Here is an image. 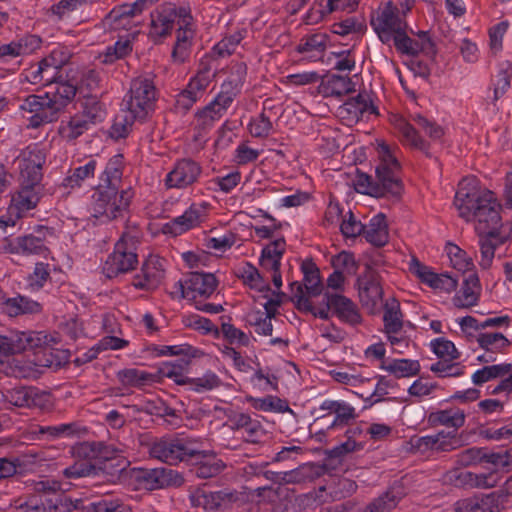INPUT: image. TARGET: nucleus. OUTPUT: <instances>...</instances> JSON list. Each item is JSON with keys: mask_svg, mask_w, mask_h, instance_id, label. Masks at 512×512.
I'll return each instance as SVG.
<instances>
[{"mask_svg": "<svg viewBox=\"0 0 512 512\" xmlns=\"http://www.w3.org/2000/svg\"><path fill=\"white\" fill-rule=\"evenodd\" d=\"M454 205L460 217L475 223V230L480 236V265L484 269L489 268L496 245L509 234V228L501 224L500 205L493 192L482 188L476 177L468 176L459 183Z\"/></svg>", "mask_w": 512, "mask_h": 512, "instance_id": "f257e3e1", "label": "nucleus"}, {"mask_svg": "<svg viewBox=\"0 0 512 512\" xmlns=\"http://www.w3.org/2000/svg\"><path fill=\"white\" fill-rule=\"evenodd\" d=\"M76 94V88L68 82H58L52 97L49 93L44 95H30L21 104L23 117L28 126L36 128L43 123L56 119L58 112Z\"/></svg>", "mask_w": 512, "mask_h": 512, "instance_id": "f03ea898", "label": "nucleus"}, {"mask_svg": "<svg viewBox=\"0 0 512 512\" xmlns=\"http://www.w3.org/2000/svg\"><path fill=\"white\" fill-rule=\"evenodd\" d=\"M298 309L320 319H329L333 312L341 321L348 324L356 325L361 322L357 306L349 298L337 293H325L319 303L302 297L298 300Z\"/></svg>", "mask_w": 512, "mask_h": 512, "instance_id": "7ed1b4c3", "label": "nucleus"}, {"mask_svg": "<svg viewBox=\"0 0 512 512\" xmlns=\"http://www.w3.org/2000/svg\"><path fill=\"white\" fill-rule=\"evenodd\" d=\"M377 155L376 185L384 192L399 196L403 190L400 180V163L397 146H391L384 140H376Z\"/></svg>", "mask_w": 512, "mask_h": 512, "instance_id": "20e7f679", "label": "nucleus"}, {"mask_svg": "<svg viewBox=\"0 0 512 512\" xmlns=\"http://www.w3.org/2000/svg\"><path fill=\"white\" fill-rule=\"evenodd\" d=\"M63 489L57 482L50 485L49 481H41L38 483L37 490H43V492L33 495L19 507L24 512H70L79 508L81 502L79 499L71 500L56 493L57 490Z\"/></svg>", "mask_w": 512, "mask_h": 512, "instance_id": "39448f33", "label": "nucleus"}, {"mask_svg": "<svg viewBox=\"0 0 512 512\" xmlns=\"http://www.w3.org/2000/svg\"><path fill=\"white\" fill-rule=\"evenodd\" d=\"M41 194L40 182L22 180L20 189L11 198L7 215L0 217V236L5 235L8 227L15 226L18 219L37 206Z\"/></svg>", "mask_w": 512, "mask_h": 512, "instance_id": "423d86ee", "label": "nucleus"}, {"mask_svg": "<svg viewBox=\"0 0 512 512\" xmlns=\"http://www.w3.org/2000/svg\"><path fill=\"white\" fill-rule=\"evenodd\" d=\"M133 197L131 190H122L113 186L99 184L92 195L91 211L95 218L113 219L125 211Z\"/></svg>", "mask_w": 512, "mask_h": 512, "instance_id": "0eeeda50", "label": "nucleus"}, {"mask_svg": "<svg viewBox=\"0 0 512 512\" xmlns=\"http://www.w3.org/2000/svg\"><path fill=\"white\" fill-rule=\"evenodd\" d=\"M105 112L95 99L84 102L82 109L63 119L59 125V135L66 141H73L92 126L104 119Z\"/></svg>", "mask_w": 512, "mask_h": 512, "instance_id": "6e6552de", "label": "nucleus"}, {"mask_svg": "<svg viewBox=\"0 0 512 512\" xmlns=\"http://www.w3.org/2000/svg\"><path fill=\"white\" fill-rule=\"evenodd\" d=\"M371 25L381 42L393 41L397 49L406 35V23L391 2L384 4L374 13Z\"/></svg>", "mask_w": 512, "mask_h": 512, "instance_id": "1a4fd4ad", "label": "nucleus"}, {"mask_svg": "<svg viewBox=\"0 0 512 512\" xmlns=\"http://www.w3.org/2000/svg\"><path fill=\"white\" fill-rule=\"evenodd\" d=\"M137 236L125 233L115 244L113 253L107 258L103 272L109 278L132 270L137 264Z\"/></svg>", "mask_w": 512, "mask_h": 512, "instance_id": "9d476101", "label": "nucleus"}, {"mask_svg": "<svg viewBox=\"0 0 512 512\" xmlns=\"http://www.w3.org/2000/svg\"><path fill=\"white\" fill-rule=\"evenodd\" d=\"M200 453L201 449L196 441L184 438L163 439L151 448L152 456L169 464L192 461Z\"/></svg>", "mask_w": 512, "mask_h": 512, "instance_id": "9b49d317", "label": "nucleus"}, {"mask_svg": "<svg viewBox=\"0 0 512 512\" xmlns=\"http://www.w3.org/2000/svg\"><path fill=\"white\" fill-rule=\"evenodd\" d=\"M155 102V86L149 76L135 78L125 97V105L134 117L143 119L153 109Z\"/></svg>", "mask_w": 512, "mask_h": 512, "instance_id": "f8f14e48", "label": "nucleus"}, {"mask_svg": "<svg viewBox=\"0 0 512 512\" xmlns=\"http://www.w3.org/2000/svg\"><path fill=\"white\" fill-rule=\"evenodd\" d=\"M214 76V67L201 63L197 74L190 79L187 87L177 95L176 107L182 110H188L192 107L202 97Z\"/></svg>", "mask_w": 512, "mask_h": 512, "instance_id": "ddd939ff", "label": "nucleus"}, {"mask_svg": "<svg viewBox=\"0 0 512 512\" xmlns=\"http://www.w3.org/2000/svg\"><path fill=\"white\" fill-rule=\"evenodd\" d=\"M68 61L62 49H54L39 65L31 69L26 78L32 84L49 85L57 81L61 67Z\"/></svg>", "mask_w": 512, "mask_h": 512, "instance_id": "4468645a", "label": "nucleus"}, {"mask_svg": "<svg viewBox=\"0 0 512 512\" xmlns=\"http://www.w3.org/2000/svg\"><path fill=\"white\" fill-rule=\"evenodd\" d=\"M57 343V338L45 332H15L8 337L9 355L28 350L37 353L38 349L50 347Z\"/></svg>", "mask_w": 512, "mask_h": 512, "instance_id": "2eb2a0df", "label": "nucleus"}, {"mask_svg": "<svg viewBox=\"0 0 512 512\" xmlns=\"http://www.w3.org/2000/svg\"><path fill=\"white\" fill-rule=\"evenodd\" d=\"M358 297L362 306L370 313L379 311L383 290L377 274L368 271L357 279Z\"/></svg>", "mask_w": 512, "mask_h": 512, "instance_id": "dca6fc26", "label": "nucleus"}, {"mask_svg": "<svg viewBox=\"0 0 512 512\" xmlns=\"http://www.w3.org/2000/svg\"><path fill=\"white\" fill-rule=\"evenodd\" d=\"M210 208L211 204L207 201L192 203L182 215L170 222L171 232L175 235H180L199 226L207 218Z\"/></svg>", "mask_w": 512, "mask_h": 512, "instance_id": "f3484780", "label": "nucleus"}, {"mask_svg": "<svg viewBox=\"0 0 512 512\" xmlns=\"http://www.w3.org/2000/svg\"><path fill=\"white\" fill-rule=\"evenodd\" d=\"M477 344L484 353L477 356V360L484 363L494 362L497 354L506 353L511 341L501 332L486 331L477 334Z\"/></svg>", "mask_w": 512, "mask_h": 512, "instance_id": "a211bd4d", "label": "nucleus"}, {"mask_svg": "<svg viewBox=\"0 0 512 512\" xmlns=\"http://www.w3.org/2000/svg\"><path fill=\"white\" fill-rule=\"evenodd\" d=\"M18 162L22 180L34 181V183L41 181V168L45 163V154L40 146H28L21 152Z\"/></svg>", "mask_w": 512, "mask_h": 512, "instance_id": "6ab92c4d", "label": "nucleus"}, {"mask_svg": "<svg viewBox=\"0 0 512 512\" xmlns=\"http://www.w3.org/2000/svg\"><path fill=\"white\" fill-rule=\"evenodd\" d=\"M374 113L375 108L366 94L350 98L337 109V116L349 126Z\"/></svg>", "mask_w": 512, "mask_h": 512, "instance_id": "aec40b11", "label": "nucleus"}, {"mask_svg": "<svg viewBox=\"0 0 512 512\" xmlns=\"http://www.w3.org/2000/svg\"><path fill=\"white\" fill-rule=\"evenodd\" d=\"M218 280L212 273H191L182 285L183 297L195 300L196 298H208L216 290Z\"/></svg>", "mask_w": 512, "mask_h": 512, "instance_id": "412c9836", "label": "nucleus"}, {"mask_svg": "<svg viewBox=\"0 0 512 512\" xmlns=\"http://www.w3.org/2000/svg\"><path fill=\"white\" fill-rule=\"evenodd\" d=\"M201 173L200 166L191 160H181L167 174L165 182L168 188H185L193 184Z\"/></svg>", "mask_w": 512, "mask_h": 512, "instance_id": "4be33fe9", "label": "nucleus"}, {"mask_svg": "<svg viewBox=\"0 0 512 512\" xmlns=\"http://www.w3.org/2000/svg\"><path fill=\"white\" fill-rule=\"evenodd\" d=\"M164 276V260L158 256H149L144 262L141 273L136 276L133 285L138 289H154Z\"/></svg>", "mask_w": 512, "mask_h": 512, "instance_id": "5701e85b", "label": "nucleus"}, {"mask_svg": "<svg viewBox=\"0 0 512 512\" xmlns=\"http://www.w3.org/2000/svg\"><path fill=\"white\" fill-rule=\"evenodd\" d=\"M142 486L147 490L160 489L170 485H179L182 478L172 469L154 468L141 470L137 474Z\"/></svg>", "mask_w": 512, "mask_h": 512, "instance_id": "b1692460", "label": "nucleus"}, {"mask_svg": "<svg viewBox=\"0 0 512 512\" xmlns=\"http://www.w3.org/2000/svg\"><path fill=\"white\" fill-rule=\"evenodd\" d=\"M280 304L281 295L279 293H274L272 297L266 301H260V305L263 306L265 310V315L262 313H255L251 314L249 317V322L254 327L257 334L264 336L272 334L273 326L271 320L277 313Z\"/></svg>", "mask_w": 512, "mask_h": 512, "instance_id": "393cba45", "label": "nucleus"}, {"mask_svg": "<svg viewBox=\"0 0 512 512\" xmlns=\"http://www.w3.org/2000/svg\"><path fill=\"white\" fill-rule=\"evenodd\" d=\"M357 6L355 0H319L307 13L306 23L316 24L334 11H353Z\"/></svg>", "mask_w": 512, "mask_h": 512, "instance_id": "a878e982", "label": "nucleus"}, {"mask_svg": "<svg viewBox=\"0 0 512 512\" xmlns=\"http://www.w3.org/2000/svg\"><path fill=\"white\" fill-rule=\"evenodd\" d=\"M304 290L299 287L298 292L294 295L296 306L298 307V300L302 297L308 298L310 301L315 302V298L322 293L323 286L321 283L318 269L312 263H305L302 265Z\"/></svg>", "mask_w": 512, "mask_h": 512, "instance_id": "bb28decb", "label": "nucleus"}, {"mask_svg": "<svg viewBox=\"0 0 512 512\" xmlns=\"http://www.w3.org/2000/svg\"><path fill=\"white\" fill-rule=\"evenodd\" d=\"M232 102L229 96L219 93L213 101L196 114L197 124L202 128L211 126L225 114Z\"/></svg>", "mask_w": 512, "mask_h": 512, "instance_id": "cd10ccee", "label": "nucleus"}, {"mask_svg": "<svg viewBox=\"0 0 512 512\" xmlns=\"http://www.w3.org/2000/svg\"><path fill=\"white\" fill-rule=\"evenodd\" d=\"M390 123L399 134L403 144L424 151V141L418 135L414 127L400 114H391Z\"/></svg>", "mask_w": 512, "mask_h": 512, "instance_id": "c85d7f7f", "label": "nucleus"}, {"mask_svg": "<svg viewBox=\"0 0 512 512\" xmlns=\"http://www.w3.org/2000/svg\"><path fill=\"white\" fill-rule=\"evenodd\" d=\"M7 251L16 254H36L43 257L48 256V249L45 246L43 240L34 235H27L24 237H18L13 241H10L7 247Z\"/></svg>", "mask_w": 512, "mask_h": 512, "instance_id": "c756f323", "label": "nucleus"}, {"mask_svg": "<svg viewBox=\"0 0 512 512\" xmlns=\"http://www.w3.org/2000/svg\"><path fill=\"white\" fill-rule=\"evenodd\" d=\"M138 4L123 5L113 9L104 19V26L110 30H128L132 25V17L138 10Z\"/></svg>", "mask_w": 512, "mask_h": 512, "instance_id": "7c9ffc66", "label": "nucleus"}, {"mask_svg": "<svg viewBox=\"0 0 512 512\" xmlns=\"http://www.w3.org/2000/svg\"><path fill=\"white\" fill-rule=\"evenodd\" d=\"M479 294V279L475 274H471L454 295L453 304L458 308H469L477 303Z\"/></svg>", "mask_w": 512, "mask_h": 512, "instance_id": "2f4dec72", "label": "nucleus"}, {"mask_svg": "<svg viewBox=\"0 0 512 512\" xmlns=\"http://www.w3.org/2000/svg\"><path fill=\"white\" fill-rule=\"evenodd\" d=\"M41 40L36 35H28L17 41L0 46V56L19 57L33 53L40 47Z\"/></svg>", "mask_w": 512, "mask_h": 512, "instance_id": "473e14b6", "label": "nucleus"}, {"mask_svg": "<svg viewBox=\"0 0 512 512\" xmlns=\"http://www.w3.org/2000/svg\"><path fill=\"white\" fill-rule=\"evenodd\" d=\"M363 234L369 243L375 246L385 245L389 240L385 216L381 213L373 216L369 223L364 226Z\"/></svg>", "mask_w": 512, "mask_h": 512, "instance_id": "72a5a7b5", "label": "nucleus"}, {"mask_svg": "<svg viewBox=\"0 0 512 512\" xmlns=\"http://www.w3.org/2000/svg\"><path fill=\"white\" fill-rule=\"evenodd\" d=\"M380 368L397 378L413 377L420 371V363L414 359H386Z\"/></svg>", "mask_w": 512, "mask_h": 512, "instance_id": "f704fd0d", "label": "nucleus"}, {"mask_svg": "<svg viewBox=\"0 0 512 512\" xmlns=\"http://www.w3.org/2000/svg\"><path fill=\"white\" fill-rule=\"evenodd\" d=\"M286 242L284 238L279 237L263 247L260 264L265 270L279 269L283 253L285 252Z\"/></svg>", "mask_w": 512, "mask_h": 512, "instance_id": "c9c22d12", "label": "nucleus"}, {"mask_svg": "<svg viewBox=\"0 0 512 512\" xmlns=\"http://www.w3.org/2000/svg\"><path fill=\"white\" fill-rule=\"evenodd\" d=\"M354 90L350 78L339 75H330L322 80L319 91L324 97H340Z\"/></svg>", "mask_w": 512, "mask_h": 512, "instance_id": "e433bc0d", "label": "nucleus"}, {"mask_svg": "<svg viewBox=\"0 0 512 512\" xmlns=\"http://www.w3.org/2000/svg\"><path fill=\"white\" fill-rule=\"evenodd\" d=\"M238 276L246 286L260 293L259 299L268 297L269 285L255 266L245 263L239 268Z\"/></svg>", "mask_w": 512, "mask_h": 512, "instance_id": "4c0bfd02", "label": "nucleus"}, {"mask_svg": "<svg viewBox=\"0 0 512 512\" xmlns=\"http://www.w3.org/2000/svg\"><path fill=\"white\" fill-rule=\"evenodd\" d=\"M246 76V66L244 63L234 64L229 71L227 78L221 87V94L229 96L231 101L238 95Z\"/></svg>", "mask_w": 512, "mask_h": 512, "instance_id": "58836bf2", "label": "nucleus"}, {"mask_svg": "<svg viewBox=\"0 0 512 512\" xmlns=\"http://www.w3.org/2000/svg\"><path fill=\"white\" fill-rule=\"evenodd\" d=\"M398 50L408 55H416L418 53L433 55L434 44L427 33L422 32L418 39L415 40L405 35L404 39H402L400 42Z\"/></svg>", "mask_w": 512, "mask_h": 512, "instance_id": "ea45409f", "label": "nucleus"}, {"mask_svg": "<svg viewBox=\"0 0 512 512\" xmlns=\"http://www.w3.org/2000/svg\"><path fill=\"white\" fill-rule=\"evenodd\" d=\"M512 372V364L510 363H500L494 364L490 366L482 367L476 370L472 376L471 380L475 385L484 384L490 380L504 377Z\"/></svg>", "mask_w": 512, "mask_h": 512, "instance_id": "a19ab883", "label": "nucleus"}, {"mask_svg": "<svg viewBox=\"0 0 512 512\" xmlns=\"http://www.w3.org/2000/svg\"><path fill=\"white\" fill-rule=\"evenodd\" d=\"M4 309L9 316L33 314L41 310V305L24 296L9 298L4 303Z\"/></svg>", "mask_w": 512, "mask_h": 512, "instance_id": "79ce46f5", "label": "nucleus"}, {"mask_svg": "<svg viewBox=\"0 0 512 512\" xmlns=\"http://www.w3.org/2000/svg\"><path fill=\"white\" fill-rule=\"evenodd\" d=\"M128 345V341L116 337V336H105L99 340L94 346L87 350L82 358V362H89L95 359L98 354L106 350H120Z\"/></svg>", "mask_w": 512, "mask_h": 512, "instance_id": "37998d69", "label": "nucleus"}, {"mask_svg": "<svg viewBox=\"0 0 512 512\" xmlns=\"http://www.w3.org/2000/svg\"><path fill=\"white\" fill-rule=\"evenodd\" d=\"M173 13L171 11H161L152 16L149 36L158 41L166 36L173 28Z\"/></svg>", "mask_w": 512, "mask_h": 512, "instance_id": "c03bdc74", "label": "nucleus"}, {"mask_svg": "<svg viewBox=\"0 0 512 512\" xmlns=\"http://www.w3.org/2000/svg\"><path fill=\"white\" fill-rule=\"evenodd\" d=\"M383 321L386 333H399L402 330V314L396 299H389L384 305Z\"/></svg>", "mask_w": 512, "mask_h": 512, "instance_id": "a18cd8bd", "label": "nucleus"}, {"mask_svg": "<svg viewBox=\"0 0 512 512\" xmlns=\"http://www.w3.org/2000/svg\"><path fill=\"white\" fill-rule=\"evenodd\" d=\"M445 253L449 259L450 265L459 272L465 273L473 269L474 263L472 257L459 246L448 243L445 246Z\"/></svg>", "mask_w": 512, "mask_h": 512, "instance_id": "49530a36", "label": "nucleus"}, {"mask_svg": "<svg viewBox=\"0 0 512 512\" xmlns=\"http://www.w3.org/2000/svg\"><path fill=\"white\" fill-rule=\"evenodd\" d=\"M123 157L120 154L114 155L107 163L104 172L100 176V183L104 186L119 188L122 178Z\"/></svg>", "mask_w": 512, "mask_h": 512, "instance_id": "de8ad7c7", "label": "nucleus"}, {"mask_svg": "<svg viewBox=\"0 0 512 512\" xmlns=\"http://www.w3.org/2000/svg\"><path fill=\"white\" fill-rule=\"evenodd\" d=\"M192 460H195V463L198 464L195 473L200 478L213 477L223 468V464L217 460L215 456L207 455L202 450L201 453Z\"/></svg>", "mask_w": 512, "mask_h": 512, "instance_id": "09e8293b", "label": "nucleus"}, {"mask_svg": "<svg viewBox=\"0 0 512 512\" xmlns=\"http://www.w3.org/2000/svg\"><path fill=\"white\" fill-rule=\"evenodd\" d=\"M190 358H180L164 363L161 372L164 376L172 379L178 384L185 382L186 373L188 371Z\"/></svg>", "mask_w": 512, "mask_h": 512, "instance_id": "8fccbe9b", "label": "nucleus"}, {"mask_svg": "<svg viewBox=\"0 0 512 512\" xmlns=\"http://www.w3.org/2000/svg\"><path fill=\"white\" fill-rule=\"evenodd\" d=\"M96 164V160L91 159L83 166L75 168L72 174L64 179V186L69 188L80 187L85 180L94 176Z\"/></svg>", "mask_w": 512, "mask_h": 512, "instance_id": "3c124183", "label": "nucleus"}, {"mask_svg": "<svg viewBox=\"0 0 512 512\" xmlns=\"http://www.w3.org/2000/svg\"><path fill=\"white\" fill-rule=\"evenodd\" d=\"M433 417L435 422L454 429L461 427L465 422V414L459 408L440 410Z\"/></svg>", "mask_w": 512, "mask_h": 512, "instance_id": "603ef678", "label": "nucleus"}, {"mask_svg": "<svg viewBox=\"0 0 512 512\" xmlns=\"http://www.w3.org/2000/svg\"><path fill=\"white\" fill-rule=\"evenodd\" d=\"M132 51V43L129 37L120 38L113 46H109L102 55V62L113 63L114 61L124 58Z\"/></svg>", "mask_w": 512, "mask_h": 512, "instance_id": "864d4df0", "label": "nucleus"}, {"mask_svg": "<svg viewBox=\"0 0 512 512\" xmlns=\"http://www.w3.org/2000/svg\"><path fill=\"white\" fill-rule=\"evenodd\" d=\"M430 348L434 354L445 360H455L460 355L454 343L444 337L433 339Z\"/></svg>", "mask_w": 512, "mask_h": 512, "instance_id": "5fc2aeb1", "label": "nucleus"}, {"mask_svg": "<svg viewBox=\"0 0 512 512\" xmlns=\"http://www.w3.org/2000/svg\"><path fill=\"white\" fill-rule=\"evenodd\" d=\"M326 36L324 34H315L306 39L305 43L299 46V52L303 54L312 53L307 55V58L316 60L320 58V54L326 48Z\"/></svg>", "mask_w": 512, "mask_h": 512, "instance_id": "6e6d98bb", "label": "nucleus"}, {"mask_svg": "<svg viewBox=\"0 0 512 512\" xmlns=\"http://www.w3.org/2000/svg\"><path fill=\"white\" fill-rule=\"evenodd\" d=\"M408 270L411 275L426 286H429V283L436 273L432 267L422 263L416 257H412L408 261Z\"/></svg>", "mask_w": 512, "mask_h": 512, "instance_id": "4d7b16f0", "label": "nucleus"}, {"mask_svg": "<svg viewBox=\"0 0 512 512\" xmlns=\"http://www.w3.org/2000/svg\"><path fill=\"white\" fill-rule=\"evenodd\" d=\"M136 119H139V117H134L128 111L118 115L110 130L111 137L115 139L126 137Z\"/></svg>", "mask_w": 512, "mask_h": 512, "instance_id": "13d9d810", "label": "nucleus"}, {"mask_svg": "<svg viewBox=\"0 0 512 512\" xmlns=\"http://www.w3.org/2000/svg\"><path fill=\"white\" fill-rule=\"evenodd\" d=\"M456 323L459 325L461 332L469 341H477V334L484 330L483 321H478L472 316L457 318Z\"/></svg>", "mask_w": 512, "mask_h": 512, "instance_id": "bf43d9fd", "label": "nucleus"}, {"mask_svg": "<svg viewBox=\"0 0 512 512\" xmlns=\"http://www.w3.org/2000/svg\"><path fill=\"white\" fill-rule=\"evenodd\" d=\"M458 285V280L448 273H435L429 288L440 293H451Z\"/></svg>", "mask_w": 512, "mask_h": 512, "instance_id": "052dcab7", "label": "nucleus"}, {"mask_svg": "<svg viewBox=\"0 0 512 512\" xmlns=\"http://www.w3.org/2000/svg\"><path fill=\"white\" fill-rule=\"evenodd\" d=\"M398 501L399 496L390 490L367 506L364 512H386L396 507Z\"/></svg>", "mask_w": 512, "mask_h": 512, "instance_id": "680f3d73", "label": "nucleus"}, {"mask_svg": "<svg viewBox=\"0 0 512 512\" xmlns=\"http://www.w3.org/2000/svg\"><path fill=\"white\" fill-rule=\"evenodd\" d=\"M2 397L14 407H25L31 404V393L23 387L7 390L6 393L2 394Z\"/></svg>", "mask_w": 512, "mask_h": 512, "instance_id": "e2e57ef3", "label": "nucleus"}, {"mask_svg": "<svg viewBox=\"0 0 512 512\" xmlns=\"http://www.w3.org/2000/svg\"><path fill=\"white\" fill-rule=\"evenodd\" d=\"M248 130L253 137L265 138L272 131V123L264 114H260L250 120Z\"/></svg>", "mask_w": 512, "mask_h": 512, "instance_id": "0e129e2a", "label": "nucleus"}, {"mask_svg": "<svg viewBox=\"0 0 512 512\" xmlns=\"http://www.w3.org/2000/svg\"><path fill=\"white\" fill-rule=\"evenodd\" d=\"M332 265L336 271L342 273L354 274L357 270V264L352 253L342 251L332 258Z\"/></svg>", "mask_w": 512, "mask_h": 512, "instance_id": "69168bd1", "label": "nucleus"}, {"mask_svg": "<svg viewBox=\"0 0 512 512\" xmlns=\"http://www.w3.org/2000/svg\"><path fill=\"white\" fill-rule=\"evenodd\" d=\"M434 450L435 451H450L460 446V440L453 432H438L434 434Z\"/></svg>", "mask_w": 512, "mask_h": 512, "instance_id": "338daca9", "label": "nucleus"}, {"mask_svg": "<svg viewBox=\"0 0 512 512\" xmlns=\"http://www.w3.org/2000/svg\"><path fill=\"white\" fill-rule=\"evenodd\" d=\"M126 508L121 505L119 500L103 499L98 502L90 503L83 512H125Z\"/></svg>", "mask_w": 512, "mask_h": 512, "instance_id": "774afa93", "label": "nucleus"}]
</instances>
